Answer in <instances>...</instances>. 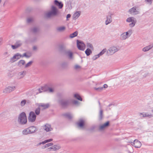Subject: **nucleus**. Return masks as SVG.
<instances>
[{
    "label": "nucleus",
    "instance_id": "obj_15",
    "mask_svg": "<svg viewBox=\"0 0 153 153\" xmlns=\"http://www.w3.org/2000/svg\"><path fill=\"white\" fill-rule=\"evenodd\" d=\"M43 128L47 132L51 131L53 130L51 126L48 124H46L43 126Z\"/></svg>",
    "mask_w": 153,
    "mask_h": 153
},
{
    "label": "nucleus",
    "instance_id": "obj_51",
    "mask_svg": "<svg viewBox=\"0 0 153 153\" xmlns=\"http://www.w3.org/2000/svg\"><path fill=\"white\" fill-rule=\"evenodd\" d=\"M80 68V66L78 65H76L74 66V68L76 69H78L79 68Z\"/></svg>",
    "mask_w": 153,
    "mask_h": 153
},
{
    "label": "nucleus",
    "instance_id": "obj_18",
    "mask_svg": "<svg viewBox=\"0 0 153 153\" xmlns=\"http://www.w3.org/2000/svg\"><path fill=\"white\" fill-rule=\"evenodd\" d=\"M84 121L83 120H80L79 122L77 123L78 127L80 128H83L84 126Z\"/></svg>",
    "mask_w": 153,
    "mask_h": 153
},
{
    "label": "nucleus",
    "instance_id": "obj_50",
    "mask_svg": "<svg viewBox=\"0 0 153 153\" xmlns=\"http://www.w3.org/2000/svg\"><path fill=\"white\" fill-rule=\"evenodd\" d=\"M11 47L13 49H16L17 48H17L16 46V45L15 44L14 45H11Z\"/></svg>",
    "mask_w": 153,
    "mask_h": 153
},
{
    "label": "nucleus",
    "instance_id": "obj_29",
    "mask_svg": "<svg viewBox=\"0 0 153 153\" xmlns=\"http://www.w3.org/2000/svg\"><path fill=\"white\" fill-rule=\"evenodd\" d=\"M25 61L23 60H21L19 61L18 63V65L19 67L22 66L25 64Z\"/></svg>",
    "mask_w": 153,
    "mask_h": 153
},
{
    "label": "nucleus",
    "instance_id": "obj_47",
    "mask_svg": "<svg viewBox=\"0 0 153 153\" xmlns=\"http://www.w3.org/2000/svg\"><path fill=\"white\" fill-rule=\"evenodd\" d=\"M95 89L96 90L100 91L103 90V88L102 87H98L97 88H95Z\"/></svg>",
    "mask_w": 153,
    "mask_h": 153
},
{
    "label": "nucleus",
    "instance_id": "obj_32",
    "mask_svg": "<svg viewBox=\"0 0 153 153\" xmlns=\"http://www.w3.org/2000/svg\"><path fill=\"white\" fill-rule=\"evenodd\" d=\"M85 52V54H86V55L87 56H89L92 53V52L91 51V50L88 48H87Z\"/></svg>",
    "mask_w": 153,
    "mask_h": 153
},
{
    "label": "nucleus",
    "instance_id": "obj_61",
    "mask_svg": "<svg viewBox=\"0 0 153 153\" xmlns=\"http://www.w3.org/2000/svg\"><path fill=\"white\" fill-rule=\"evenodd\" d=\"M108 85L106 84H105L103 85V87H102L103 88H107V87H108Z\"/></svg>",
    "mask_w": 153,
    "mask_h": 153
},
{
    "label": "nucleus",
    "instance_id": "obj_23",
    "mask_svg": "<svg viewBox=\"0 0 153 153\" xmlns=\"http://www.w3.org/2000/svg\"><path fill=\"white\" fill-rule=\"evenodd\" d=\"M81 13V12L77 11L73 15V19H77L80 16Z\"/></svg>",
    "mask_w": 153,
    "mask_h": 153
},
{
    "label": "nucleus",
    "instance_id": "obj_43",
    "mask_svg": "<svg viewBox=\"0 0 153 153\" xmlns=\"http://www.w3.org/2000/svg\"><path fill=\"white\" fill-rule=\"evenodd\" d=\"M87 47L89 48H91V49H93V47L92 45L90 43H88L87 44Z\"/></svg>",
    "mask_w": 153,
    "mask_h": 153
},
{
    "label": "nucleus",
    "instance_id": "obj_37",
    "mask_svg": "<svg viewBox=\"0 0 153 153\" xmlns=\"http://www.w3.org/2000/svg\"><path fill=\"white\" fill-rule=\"evenodd\" d=\"M78 34V32L77 31H75L71 34L70 35V37L71 38H73L74 37H75L77 36Z\"/></svg>",
    "mask_w": 153,
    "mask_h": 153
},
{
    "label": "nucleus",
    "instance_id": "obj_1",
    "mask_svg": "<svg viewBox=\"0 0 153 153\" xmlns=\"http://www.w3.org/2000/svg\"><path fill=\"white\" fill-rule=\"evenodd\" d=\"M71 101L70 98L60 99L58 100V102L62 107L65 108L71 103Z\"/></svg>",
    "mask_w": 153,
    "mask_h": 153
},
{
    "label": "nucleus",
    "instance_id": "obj_38",
    "mask_svg": "<svg viewBox=\"0 0 153 153\" xmlns=\"http://www.w3.org/2000/svg\"><path fill=\"white\" fill-rule=\"evenodd\" d=\"M33 62V61H30L27 63L25 66V68H27L30 66Z\"/></svg>",
    "mask_w": 153,
    "mask_h": 153
},
{
    "label": "nucleus",
    "instance_id": "obj_14",
    "mask_svg": "<svg viewBox=\"0 0 153 153\" xmlns=\"http://www.w3.org/2000/svg\"><path fill=\"white\" fill-rule=\"evenodd\" d=\"M28 128L30 134L34 133L37 131V129L34 126H30Z\"/></svg>",
    "mask_w": 153,
    "mask_h": 153
},
{
    "label": "nucleus",
    "instance_id": "obj_64",
    "mask_svg": "<svg viewBox=\"0 0 153 153\" xmlns=\"http://www.w3.org/2000/svg\"><path fill=\"white\" fill-rule=\"evenodd\" d=\"M52 149V147H50L48 149H47L48 150V151H50L51 150V149Z\"/></svg>",
    "mask_w": 153,
    "mask_h": 153
},
{
    "label": "nucleus",
    "instance_id": "obj_63",
    "mask_svg": "<svg viewBox=\"0 0 153 153\" xmlns=\"http://www.w3.org/2000/svg\"><path fill=\"white\" fill-rule=\"evenodd\" d=\"M31 56V54L29 55H27L26 57L27 58H29Z\"/></svg>",
    "mask_w": 153,
    "mask_h": 153
},
{
    "label": "nucleus",
    "instance_id": "obj_19",
    "mask_svg": "<svg viewBox=\"0 0 153 153\" xmlns=\"http://www.w3.org/2000/svg\"><path fill=\"white\" fill-rule=\"evenodd\" d=\"M103 110L102 108H100L98 115L99 120H101L103 119Z\"/></svg>",
    "mask_w": 153,
    "mask_h": 153
},
{
    "label": "nucleus",
    "instance_id": "obj_22",
    "mask_svg": "<svg viewBox=\"0 0 153 153\" xmlns=\"http://www.w3.org/2000/svg\"><path fill=\"white\" fill-rule=\"evenodd\" d=\"M50 105L48 103H40L39 104V106L43 108V109H46L48 108L49 107Z\"/></svg>",
    "mask_w": 153,
    "mask_h": 153
},
{
    "label": "nucleus",
    "instance_id": "obj_57",
    "mask_svg": "<svg viewBox=\"0 0 153 153\" xmlns=\"http://www.w3.org/2000/svg\"><path fill=\"white\" fill-rule=\"evenodd\" d=\"M146 1L149 3L150 4H151L152 3V0H146Z\"/></svg>",
    "mask_w": 153,
    "mask_h": 153
},
{
    "label": "nucleus",
    "instance_id": "obj_55",
    "mask_svg": "<svg viewBox=\"0 0 153 153\" xmlns=\"http://www.w3.org/2000/svg\"><path fill=\"white\" fill-rule=\"evenodd\" d=\"M73 103L75 105H77L78 104V102L77 100H74L73 101Z\"/></svg>",
    "mask_w": 153,
    "mask_h": 153
},
{
    "label": "nucleus",
    "instance_id": "obj_31",
    "mask_svg": "<svg viewBox=\"0 0 153 153\" xmlns=\"http://www.w3.org/2000/svg\"><path fill=\"white\" fill-rule=\"evenodd\" d=\"M22 42L21 41H17L15 43V45L18 48L20 47L22 45Z\"/></svg>",
    "mask_w": 153,
    "mask_h": 153
},
{
    "label": "nucleus",
    "instance_id": "obj_3",
    "mask_svg": "<svg viewBox=\"0 0 153 153\" xmlns=\"http://www.w3.org/2000/svg\"><path fill=\"white\" fill-rule=\"evenodd\" d=\"M18 122L19 124L24 125L27 122V117L24 112L21 113L19 115L18 119Z\"/></svg>",
    "mask_w": 153,
    "mask_h": 153
},
{
    "label": "nucleus",
    "instance_id": "obj_12",
    "mask_svg": "<svg viewBox=\"0 0 153 153\" xmlns=\"http://www.w3.org/2000/svg\"><path fill=\"white\" fill-rule=\"evenodd\" d=\"M129 12L131 14H133L134 15H137L140 13L139 11L136 10L135 7H134L130 9L129 10Z\"/></svg>",
    "mask_w": 153,
    "mask_h": 153
},
{
    "label": "nucleus",
    "instance_id": "obj_27",
    "mask_svg": "<svg viewBox=\"0 0 153 153\" xmlns=\"http://www.w3.org/2000/svg\"><path fill=\"white\" fill-rule=\"evenodd\" d=\"M136 21L134 18L133 17H130L128 18L126 20L127 22H133Z\"/></svg>",
    "mask_w": 153,
    "mask_h": 153
},
{
    "label": "nucleus",
    "instance_id": "obj_6",
    "mask_svg": "<svg viewBox=\"0 0 153 153\" xmlns=\"http://www.w3.org/2000/svg\"><path fill=\"white\" fill-rule=\"evenodd\" d=\"M77 46L78 49L80 50L84 51L85 49V45L82 41L77 40Z\"/></svg>",
    "mask_w": 153,
    "mask_h": 153
},
{
    "label": "nucleus",
    "instance_id": "obj_20",
    "mask_svg": "<svg viewBox=\"0 0 153 153\" xmlns=\"http://www.w3.org/2000/svg\"><path fill=\"white\" fill-rule=\"evenodd\" d=\"M54 4L58 6L59 9H61L63 7V4L61 2H59L57 0H55L54 1Z\"/></svg>",
    "mask_w": 153,
    "mask_h": 153
},
{
    "label": "nucleus",
    "instance_id": "obj_33",
    "mask_svg": "<svg viewBox=\"0 0 153 153\" xmlns=\"http://www.w3.org/2000/svg\"><path fill=\"white\" fill-rule=\"evenodd\" d=\"M15 56L14 55L10 59V62L11 63H13L17 60Z\"/></svg>",
    "mask_w": 153,
    "mask_h": 153
},
{
    "label": "nucleus",
    "instance_id": "obj_17",
    "mask_svg": "<svg viewBox=\"0 0 153 153\" xmlns=\"http://www.w3.org/2000/svg\"><path fill=\"white\" fill-rule=\"evenodd\" d=\"M39 27L38 26H34L30 29L31 31L34 33H37L39 31Z\"/></svg>",
    "mask_w": 153,
    "mask_h": 153
},
{
    "label": "nucleus",
    "instance_id": "obj_2",
    "mask_svg": "<svg viewBox=\"0 0 153 153\" xmlns=\"http://www.w3.org/2000/svg\"><path fill=\"white\" fill-rule=\"evenodd\" d=\"M58 10L53 6L51 7V10L46 13L45 16L47 18H50L55 16L57 13Z\"/></svg>",
    "mask_w": 153,
    "mask_h": 153
},
{
    "label": "nucleus",
    "instance_id": "obj_7",
    "mask_svg": "<svg viewBox=\"0 0 153 153\" xmlns=\"http://www.w3.org/2000/svg\"><path fill=\"white\" fill-rule=\"evenodd\" d=\"M36 116L34 112L33 111H31L29 113V116L28 118V120L31 122H34L36 119Z\"/></svg>",
    "mask_w": 153,
    "mask_h": 153
},
{
    "label": "nucleus",
    "instance_id": "obj_10",
    "mask_svg": "<svg viewBox=\"0 0 153 153\" xmlns=\"http://www.w3.org/2000/svg\"><path fill=\"white\" fill-rule=\"evenodd\" d=\"M131 145L135 148H140L141 146V142L137 140H135L133 142H131Z\"/></svg>",
    "mask_w": 153,
    "mask_h": 153
},
{
    "label": "nucleus",
    "instance_id": "obj_28",
    "mask_svg": "<svg viewBox=\"0 0 153 153\" xmlns=\"http://www.w3.org/2000/svg\"><path fill=\"white\" fill-rule=\"evenodd\" d=\"M65 26H61L57 27L56 28V30L59 32H62L65 30Z\"/></svg>",
    "mask_w": 153,
    "mask_h": 153
},
{
    "label": "nucleus",
    "instance_id": "obj_45",
    "mask_svg": "<svg viewBox=\"0 0 153 153\" xmlns=\"http://www.w3.org/2000/svg\"><path fill=\"white\" fill-rule=\"evenodd\" d=\"M33 21V19L32 18L29 17L27 19V23H30Z\"/></svg>",
    "mask_w": 153,
    "mask_h": 153
},
{
    "label": "nucleus",
    "instance_id": "obj_56",
    "mask_svg": "<svg viewBox=\"0 0 153 153\" xmlns=\"http://www.w3.org/2000/svg\"><path fill=\"white\" fill-rule=\"evenodd\" d=\"M64 46L63 45H61L59 46V48L61 51H62L64 49Z\"/></svg>",
    "mask_w": 153,
    "mask_h": 153
},
{
    "label": "nucleus",
    "instance_id": "obj_53",
    "mask_svg": "<svg viewBox=\"0 0 153 153\" xmlns=\"http://www.w3.org/2000/svg\"><path fill=\"white\" fill-rule=\"evenodd\" d=\"M112 105V104H109L107 106V108L106 109V110L108 111V110H110L111 109L110 108H109V107H110Z\"/></svg>",
    "mask_w": 153,
    "mask_h": 153
},
{
    "label": "nucleus",
    "instance_id": "obj_36",
    "mask_svg": "<svg viewBox=\"0 0 153 153\" xmlns=\"http://www.w3.org/2000/svg\"><path fill=\"white\" fill-rule=\"evenodd\" d=\"M74 97L76 99H77L79 100L82 101V99L80 96L77 94H75L74 95Z\"/></svg>",
    "mask_w": 153,
    "mask_h": 153
},
{
    "label": "nucleus",
    "instance_id": "obj_4",
    "mask_svg": "<svg viewBox=\"0 0 153 153\" xmlns=\"http://www.w3.org/2000/svg\"><path fill=\"white\" fill-rule=\"evenodd\" d=\"M132 33V30H129L127 32L121 34L120 35V39L121 40H125L130 37Z\"/></svg>",
    "mask_w": 153,
    "mask_h": 153
},
{
    "label": "nucleus",
    "instance_id": "obj_49",
    "mask_svg": "<svg viewBox=\"0 0 153 153\" xmlns=\"http://www.w3.org/2000/svg\"><path fill=\"white\" fill-rule=\"evenodd\" d=\"M47 148L53 145L52 143H50L46 144Z\"/></svg>",
    "mask_w": 153,
    "mask_h": 153
},
{
    "label": "nucleus",
    "instance_id": "obj_5",
    "mask_svg": "<svg viewBox=\"0 0 153 153\" xmlns=\"http://www.w3.org/2000/svg\"><path fill=\"white\" fill-rule=\"evenodd\" d=\"M119 50L116 47L113 46L110 47L107 51V53L108 56L113 54Z\"/></svg>",
    "mask_w": 153,
    "mask_h": 153
},
{
    "label": "nucleus",
    "instance_id": "obj_25",
    "mask_svg": "<svg viewBox=\"0 0 153 153\" xmlns=\"http://www.w3.org/2000/svg\"><path fill=\"white\" fill-rule=\"evenodd\" d=\"M65 53L69 56L70 59H72L73 58V53L70 51H65Z\"/></svg>",
    "mask_w": 153,
    "mask_h": 153
},
{
    "label": "nucleus",
    "instance_id": "obj_46",
    "mask_svg": "<svg viewBox=\"0 0 153 153\" xmlns=\"http://www.w3.org/2000/svg\"><path fill=\"white\" fill-rule=\"evenodd\" d=\"M100 56L98 54L97 55H95L94 56H93L92 58V59L94 60H95L97 59Z\"/></svg>",
    "mask_w": 153,
    "mask_h": 153
},
{
    "label": "nucleus",
    "instance_id": "obj_59",
    "mask_svg": "<svg viewBox=\"0 0 153 153\" xmlns=\"http://www.w3.org/2000/svg\"><path fill=\"white\" fill-rule=\"evenodd\" d=\"M71 15L70 14H67V16H66L67 20H68V18H70L71 17Z\"/></svg>",
    "mask_w": 153,
    "mask_h": 153
},
{
    "label": "nucleus",
    "instance_id": "obj_40",
    "mask_svg": "<svg viewBox=\"0 0 153 153\" xmlns=\"http://www.w3.org/2000/svg\"><path fill=\"white\" fill-rule=\"evenodd\" d=\"M107 51L106 49L105 48L103 49L101 52H100L99 54V55L100 56L102 55Z\"/></svg>",
    "mask_w": 153,
    "mask_h": 153
},
{
    "label": "nucleus",
    "instance_id": "obj_58",
    "mask_svg": "<svg viewBox=\"0 0 153 153\" xmlns=\"http://www.w3.org/2000/svg\"><path fill=\"white\" fill-rule=\"evenodd\" d=\"M3 54L4 56H9V54L7 52H5Z\"/></svg>",
    "mask_w": 153,
    "mask_h": 153
},
{
    "label": "nucleus",
    "instance_id": "obj_44",
    "mask_svg": "<svg viewBox=\"0 0 153 153\" xmlns=\"http://www.w3.org/2000/svg\"><path fill=\"white\" fill-rule=\"evenodd\" d=\"M26 103V100H23L21 101L20 103L21 105L22 106H24Z\"/></svg>",
    "mask_w": 153,
    "mask_h": 153
},
{
    "label": "nucleus",
    "instance_id": "obj_62",
    "mask_svg": "<svg viewBox=\"0 0 153 153\" xmlns=\"http://www.w3.org/2000/svg\"><path fill=\"white\" fill-rule=\"evenodd\" d=\"M27 55L26 54V53H23V54L22 55L21 57H23L24 56H25V57H26V56Z\"/></svg>",
    "mask_w": 153,
    "mask_h": 153
},
{
    "label": "nucleus",
    "instance_id": "obj_11",
    "mask_svg": "<svg viewBox=\"0 0 153 153\" xmlns=\"http://www.w3.org/2000/svg\"><path fill=\"white\" fill-rule=\"evenodd\" d=\"M26 71H25L19 72L17 74V79H19L23 78L26 75Z\"/></svg>",
    "mask_w": 153,
    "mask_h": 153
},
{
    "label": "nucleus",
    "instance_id": "obj_13",
    "mask_svg": "<svg viewBox=\"0 0 153 153\" xmlns=\"http://www.w3.org/2000/svg\"><path fill=\"white\" fill-rule=\"evenodd\" d=\"M153 47V43L143 48L142 51L144 52H146L151 49Z\"/></svg>",
    "mask_w": 153,
    "mask_h": 153
},
{
    "label": "nucleus",
    "instance_id": "obj_24",
    "mask_svg": "<svg viewBox=\"0 0 153 153\" xmlns=\"http://www.w3.org/2000/svg\"><path fill=\"white\" fill-rule=\"evenodd\" d=\"M52 147L53 150L55 151L59 150L61 148V147L59 145H55L53 146Z\"/></svg>",
    "mask_w": 153,
    "mask_h": 153
},
{
    "label": "nucleus",
    "instance_id": "obj_48",
    "mask_svg": "<svg viewBox=\"0 0 153 153\" xmlns=\"http://www.w3.org/2000/svg\"><path fill=\"white\" fill-rule=\"evenodd\" d=\"M67 66V64L66 63H64L61 65V66L63 68H66Z\"/></svg>",
    "mask_w": 153,
    "mask_h": 153
},
{
    "label": "nucleus",
    "instance_id": "obj_9",
    "mask_svg": "<svg viewBox=\"0 0 153 153\" xmlns=\"http://www.w3.org/2000/svg\"><path fill=\"white\" fill-rule=\"evenodd\" d=\"M109 125V122L108 121L103 124L100 125L99 127V129L100 131H102L105 128L108 127Z\"/></svg>",
    "mask_w": 153,
    "mask_h": 153
},
{
    "label": "nucleus",
    "instance_id": "obj_52",
    "mask_svg": "<svg viewBox=\"0 0 153 153\" xmlns=\"http://www.w3.org/2000/svg\"><path fill=\"white\" fill-rule=\"evenodd\" d=\"M48 90L50 92H52L53 91V90L52 88H48Z\"/></svg>",
    "mask_w": 153,
    "mask_h": 153
},
{
    "label": "nucleus",
    "instance_id": "obj_42",
    "mask_svg": "<svg viewBox=\"0 0 153 153\" xmlns=\"http://www.w3.org/2000/svg\"><path fill=\"white\" fill-rule=\"evenodd\" d=\"M136 22V21H135L134 22H132L131 23H130L129 24V26L131 27H134V26Z\"/></svg>",
    "mask_w": 153,
    "mask_h": 153
},
{
    "label": "nucleus",
    "instance_id": "obj_54",
    "mask_svg": "<svg viewBox=\"0 0 153 153\" xmlns=\"http://www.w3.org/2000/svg\"><path fill=\"white\" fill-rule=\"evenodd\" d=\"M52 140H53V139H49L45 140L46 143L50 142L51 141H52Z\"/></svg>",
    "mask_w": 153,
    "mask_h": 153
},
{
    "label": "nucleus",
    "instance_id": "obj_35",
    "mask_svg": "<svg viewBox=\"0 0 153 153\" xmlns=\"http://www.w3.org/2000/svg\"><path fill=\"white\" fill-rule=\"evenodd\" d=\"M63 115L64 116L67 117L69 119H71L73 117L72 115L71 114L69 113L65 114H63Z\"/></svg>",
    "mask_w": 153,
    "mask_h": 153
},
{
    "label": "nucleus",
    "instance_id": "obj_16",
    "mask_svg": "<svg viewBox=\"0 0 153 153\" xmlns=\"http://www.w3.org/2000/svg\"><path fill=\"white\" fill-rule=\"evenodd\" d=\"M140 115H142L143 117H149V118H151L153 117V115L151 114H149L148 113H140Z\"/></svg>",
    "mask_w": 153,
    "mask_h": 153
},
{
    "label": "nucleus",
    "instance_id": "obj_41",
    "mask_svg": "<svg viewBox=\"0 0 153 153\" xmlns=\"http://www.w3.org/2000/svg\"><path fill=\"white\" fill-rule=\"evenodd\" d=\"M17 60L19 59L21 57H22V55L19 53H16L15 55Z\"/></svg>",
    "mask_w": 153,
    "mask_h": 153
},
{
    "label": "nucleus",
    "instance_id": "obj_60",
    "mask_svg": "<svg viewBox=\"0 0 153 153\" xmlns=\"http://www.w3.org/2000/svg\"><path fill=\"white\" fill-rule=\"evenodd\" d=\"M37 48L36 46H34L33 48V50L34 51H36L37 50Z\"/></svg>",
    "mask_w": 153,
    "mask_h": 153
},
{
    "label": "nucleus",
    "instance_id": "obj_26",
    "mask_svg": "<svg viewBox=\"0 0 153 153\" xmlns=\"http://www.w3.org/2000/svg\"><path fill=\"white\" fill-rule=\"evenodd\" d=\"M22 134L23 135H26L28 134H30V133L29 130L28 128L23 130L22 131Z\"/></svg>",
    "mask_w": 153,
    "mask_h": 153
},
{
    "label": "nucleus",
    "instance_id": "obj_39",
    "mask_svg": "<svg viewBox=\"0 0 153 153\" xmlns=\"http://www.w3.org/2000/svg\"><path fill=\"white\" fill-rule=\"evenodd\" d=\"M37 39V37H34L33 38L31 39H30V42L31 43H33L36 41Z\"/></svg>",
    "mask_w": 153,
    "mask_h": 153
},
{
    "label": "nucleus",
    "instance_id": "obj_21",
    "mask_svg": "<svg viewBox=\"0 0 153 153\" xmlns=\"http://www.w3.org/2000/svg\"><path fill=\"white\" fill-rule=\"evenodd\" d=\"M112 22V18L111 15H108L107 16V20L105 22V24L107 25L111 23Z\"/></svg>",
    "mask_w": 153,
    "mask_h": 153
},
{
    "label": "nucleus",
    "instance_id": "obj_34",
    "mask_svg": "<svg viewBox=\"0 0 153 153\" xmlns=\"http://www.w3.org/2000/svg\"><path fill=\"white\" fill-rule=\"evenodd\" d=\"M40 112V108L39 107L37 108L35 110V113L36 115H39Z\"/></svg>",
    "mask_w": 153,
    "mask_h": 153
},
{
    "label": "nucleus",
    "instance_id": "obj_8",
    "mask_svg": "<svg viewBox=\"0 0 153 153\" xmlns=\"http://www.w3.org/2000/svg\"><path fill=\"white\" fill-rule=\"evenodd\" d=\"M16 89V87L14 86H8L3 90V93L7 94L15 90Z\"/></svg>",
    "mask_w": 153,
    "mask_h": 153
},
{
    "label": "nucleus",
    "instance_id": "obj_30",
    "mask_svg": "<svg viewBox=\"0 0 153 153\" xmlns=\"http://www.w3.org/2000/svg\"><path fill=\"white\" fill-rule=\"evenodd\" d=\"M38 90L39 92L41 93L43 91H46L47 89L46 86H43L41 88L39 89Z\"/></svg>",
    "mask_w": 153,
    "mask_h": 153
}]
</instances>
